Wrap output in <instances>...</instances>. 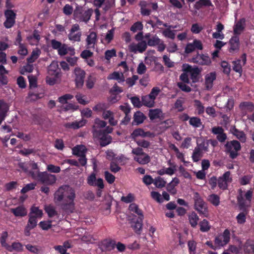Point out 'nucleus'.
<instances>
[{"label":"nucleus","mask_w":254,"mask_h":254,"mask_svg":"<svg viewBox=\"0 0 254 254\" xmlns=\"http://www.w3.org/2000/svg\"><path fill=\"white\" fill-rule=\"evenodd\" d=\"M239 107L242 111L249 110L252 111L254 109V105L251 102L246 101L241 103Z\"/></svg>","instance_id":"72a5a7b5"},{"label":"nucleus","mask_w":254,"mask_h":254,"mask_svg":"<svg viewBox=\"0 0 254 254\" xmlns=\"http://www.w3.org/2000/svg\"><path fill=\"white\" fill-rule=\"evenodd\" d=\"M160 92V89L159 87H154L151 89V91L148 95L152 99L155 100V99H156V97L158 96V95L159 94Z\"/></svg>","instance_id":"774afa93"},{"label":"nucleus","mask_w":254,"mask_h":254,"mask_svg":"<svg viewBox=\"0 0 254 254\" xmlns=\"http://www.w3.org/2000/svg\"><path fill=\"white\" fill-rule=\"evenodd\" d=\"M143 28V25L140 21H137L133 23L130 27V30L133 33H135L137 31H142Z\"/></svg>","instance_id":"8fccbe9b"},{"label":"nucleus","mask_w":254,"mask_h":254,"mask_svg":"<svg viewBox=\"0 0 254 254\" xmlns=\"http://www.w3.org/2000/svg\"><path fill=\"white\" fill-rule=\"evenodd\" d=\"M248 212L246 210H243V212L240 213L236 217L237 223L239 224H243L246 221V215Z\"/></svg>","instance_id":"09e8293b"},{"label":"nucleus","mask_w":254,"mask_h":254,"mask_svg":"<svg viewBox=\"0 0 254 254\" xmlns=\"http://www.w3.org/2000/svg\"><path fill=\"white\" fill-rule=\"evenodd\" d=\"M142 105L147 106L149 108L153 107L155 102L148 95L144 96L142 97Z\"/></svg>","instance_id":"473e14b6"},{"label":"nucleus","mask_w":254,"mask_h":254,"mask_svg":"<svg viewBox=\"0 0 254 254\" xmlns=\"http://www.w3.org/2000/svg\"><path fill=\"white\" fill-rule=\"evenodd\" d=\"M230 239V232L228 229H226L222 235L215 238L214 244L217 247H222L228 244Z\"/></svg>","instance_id":"9d476101"},{"label":"nucleus","mask_w":254,"mask_h":254,"mask_svg":"<svg viewBox=\"0 0 254 254\" xmlns=\"http://www.w3.org/2000/svg\"><path fill=\"white\" fill-rule=\"evenodd\" d=\"M246 27V19L245 18L240 19L235 22L233 27L234 34L235 36L240 35L245 30Z\"/></svg>","instance_id":"6ab92c4d"},{"label":"nucleus","mask_w":254,"mask_h":254,"mask_svg":"<svg viewBox=\"0 0 254 254\" xmlns=\"http://www.w3.org/2000/svg\"><path fill=\"white\" fill-rule=\"evenodd\" d=\"M131 153L134 155V160L140 164L145 165L150 161V156L145 153L141 147L133 148Z\"/></svg>","instance_id":"20e7f679"},{"label":"nucleus","mask_w":254,"mask_h":254,"mask_svg":"<svg viewBox=\"0 0 254 254\" xmlns=\"http://www.w3.org/2000/svg\"><path fill=\"white\" fill-rule=\"evenodd\" d=\"M183 71L190 73V78L193 83L198 82L200 70L197 67H192L191 65L189 64H184L183 65Z\"/></svg>","instance_id":"0eeeda50"},{"label":"nucleus","mask_w":254,"mask_h":254,"mask_svg":"<svg viewBox=\"0 0 254 254\" xmlns=\"http://www.w3.org/2000/svg\"><path fill=\"white\" fill-rule=\"evenodd\" d=\"M73 96L69 94H66L58 98V101L62 104H64L67 103V100L71 99Z\"/></svg>","instance_id":"bf43d9fd"},{"label":"nucleus","mask_w":254,"mask_h":254,"mask_svg":"<svg viewBox=\"0 0 254 254\" xmlns=\"http://www.w3.org/2000/svg\"><path fill=\"white\" fill-rule=\"evenodd\" d=\"M129 210L135 213L138 215V217H143L142 210H140L137 204L135 203H131L128 207Z\"/></svg>","instance_id":"58836bf2"},{"label":"nucleus","mask_w":254,"mask_h":254,"mask_svg":"<svg viewBox=\"0 0 254 254\" xmlns=\"http://www.w3.org/2000/svg\"><path fill=\"white\" fill-rule=\"evenodd\" d=\"M240 59H238L236 61H234L232 62L233 64V69L236 72L242 74L243 70H242V66L244 65L247 61V55L246 54L244 53L242 55Z\"/></svg>","instance_id":"2eb2a0df"},{"label":"nucleus","mask_w":254,"mask_h":254,"mask_svg":"<svg viewBox=\"0 0 254 254\" xmlns=\"http://www.w3.org/2000/svg\"><path fill=\"white\" fill-rule=\"evenodd\" d=\"M85 147L83 145H77L72 149L73 154L79 156L85 155Z\"/></svg>","instance_id":"7c9ffc66"},{"label":"nucleus","mask_w":254,"mask_h":254,"mask_svg":"<svg viewBox=\"0 0 254 254\" xmlns=\"http://www.w3.org/2000/svg\"><path fill=\"white\" fill-rule=\"evenodd\" d=\"M79 30L80 27L78 24H73L68 34V39L73 42L80 41L82 33Z\"/></svg>","instance_id":"1a4fd4ad"},{"label":"nucleus","mask_w":254,"mask_h":254,"mask_svg":"<svg viewBox=\"0 0 254 254\" xmlns=\"http://www.w3.org/2000/svg\"><path fill=\"white\" fill-rule=\"evenodd\" d=\"M212 132L217 134V139L221 142L225 141L227 138V135L224 132L223 128L221 127H213L212 128Z\"/></svg>","instance_id":"412c9836"},{"label":"nucleus","mask_w":254,"mask_h":254,"mask_svg":"<svg viewBox=\"0 0 254 254\" xmlns=\"http://www.w3.org/2000/svg\"><path fill=\"white\" fill-rule=\"evenodd\" d=\"M10 211L16 217H24L27 214V211L23 205H20L14 208H11Z\"/></svg>","instance_id":"b1692460"},{"label":"nucleus","mask_w":254,"mask_h":254,"mask_svg":"<svg viewBox=\"0 0 254 254\" xmlns=\"http://www.w3.org/2000/svg\"><path fill=\"white\" fill-rule=\"evenodd\" d=\"M16 15V13L11 9H7L4 11L6 20L3 25L5 28H10L14 25L15 23Z\"/></svg>","instance_id":"9b49d317"},{"label":"nucleus","mask_w":254,"mask_h":254,"mask_svg":"<svg viewBox=\"0 0 254 254\" xmlns=\"http://www.w3.org/2000/svg\"><path fill=\"white\" fill-rule=\"evenodd\" d=\"M145 119V116L142 112H135L134 115V122L137 125L142 123Z\"/></svg>","instance_id":"49530a36"},{"label":"nucleus","mask_w":254,"mask_h":254,"mask_svg":"<svg viewBox=\"0 0 254 254\" xmlns=\"http://www.w3.org/2000/svg\"><path fill=\"white\" fill-rule=\"evenodd\" d=\"M186 83L179 82L177 83L178 87L181 89L183 91L186 92H190L191 91V88L186 84Z\"/></svg>","instance_id":"0e129e2a"},{"label":"nucleus","mask_w":254,"mask_h":254,"mask_svg":"<svg viewBox=\"0 0 254 254\" xmlns=\"http://www.w3.org/2000/svg\"><path fill=\"white\" fill-rule=\"evenodd\" d=\"M87 182L89 185L97 186L100 189H102L104 187L103 180L101 178L96 180V175L94 173H92L88 177Z\"/></svg>","instance_id":"f3484780"},{"label":"nucleus","mask_w":254,"mask_h":254,"mask_svg":"<svg viewBox=\"0 0 254 254\" xmlns=\"http://www.w3.org/2000/svg\"><path fill=\"white\" fill-rule=\"evenodd\" d=\"M48 70L50 74L57 75L59 72L58 64L57 63H52L49 67Z\"/></svg>","instance_id":"5fc2aeb1"},{"label":"nucleus","mask_w":254,"mask_h":254,"mask_svg":"<svg viewBox=\"0 0 254 254\" xmlns=\"http://www.w3.org/2000/svg\"><path fill=\"white\" fill-rule=\"evenodd\" d=\"M163 35L167 38L171 39H174L175 38V34L174 31L170 30V29H166L163 31Z\"/></svg>","instance_id":"69168bd1"},{"label":"nucleus","mask_w":254,"mask_h":254,"mask_svg":"<svg viewBox=\"0 0 254 254\" xmlns=\"http://www.w3.org/2000/svg\"><path fill=\"white\" fill-rule=\"evenodd\" d=\"M176 171L175 166L172 167H169L167 168H163L157 171V174L159 175H163L167 174L169 175H172L174 174Z\"/></svg>","instance_id":"e433bc0d"},{"label":"nucleus","mask_w":254,"mask_h":254,"mask_svg":"<svg viewBox=\"0 0 254 254\" xmlns=\"http://www.w3.org/2000/svg\"><path fill=\"white\" fill-rule=\"evenodd\" d=\"M233 133L242 142H245L246 141V135L243 131H239L237 128H234L233 129Z\"/></svg>","instance_id":"603ef678"},{"label":"nucleus","mask_w":254,"mask_h":254,"mask_svg":"<svg viewBox=\"0 0 254 254\" xmlns=\"http://www.w3.org/2000/svg\"><path fill=\"white\" fill-rule=\"evenodd\" d=\"M188 220L191 227L195 228L198 224L199 217L194 211H192L188 215Z\"/></svg>","instance_id":"a878e982"},{"label":"nucleus","mask_w":254,"mask_h":254,"mask_svg":"<svg viewBox=\"0 0 254 254\" xmlns=\"http://www.w3.org/2000/svg\"><path fill=\"white\" fill-rule=\"evenodd\" d=\"M207 200L213 205L216 206L220 203V197L215 194H212L208 196Z\"/></svg>","instance_id":"ea45409f"},{"label":"nucleus","mask_w":254,"mask_h":254,"mask_svg":"<svg viewBox=\"0 0 254 254\" xmlns=\"http://www.w3.org/2000/svg\"><path fill=\"white\" fill-rule=\"evenodd\" d=\"M237 200L239 206L241 210H246V207L248 206L246 201L243 197V194H239L237 196Z\"/></svg>","instance_id":"c03bdc74"},{"label":"nucleus","mask_w":254,"mask_h":254,"mask_svg":"<svg viewBox=\"0 0 254 254\" xmlns=\"http://www.w3.org/2000/svg\"><path fill=\"white\" fill-rule=\"evenodd\" d=\"M108 108V103H100L95 106L93 109L94 111H109V110H107Z\"/></svg>","instance_id":"a18cd8bd"},{"label":"nucleus","mask_w":254,"mask_h":254,"mask_svg":"<svg viewBox=\"0 0 254 254\" xmlns=\"http://www.w3.org/2000/svg\"><path fill=\"white\" fill-rule=\"evenodd\" d=\"M97 35L95 32H91L87 36L86 38V42L87 45L89 46L91 44H94L96 41Z\"/></svg>","instance_id":"4d7b16f0"},{"label":"nucleus","mask_w":254,"mask_h":254,"mask_svg":"<svg viewBox=\"0 0 254 254\" xmlns=\"http://www.w3.org/2000/svg\"><path fill=\"white\" fill-rule=\"evenodd\" d=\"M29 214L36 219H41L43 216V211L39 207L33 206L30 209Z\"/></svg>","instance_id":"c85d7f7f"},{"label":"nucleus","mask_w":254,"mask_h":254,"mask_svg":"<svg viewBox=\"0 0 254 254\" xmlns=\"http://www.w3.org/2000/svg\"><path fill=\"white\" fill-rule=\"evenodd\" d=\"M45 210L50 217H52L58 215V213L56 211L55 208L52 205H49L48 206H46L45 207Z\"/></svg>","instance_id":"3c124183"},{"label":"nucleus","mask_w":254,"mask_h":254,"mask_svg":"<svg viewBox=\"0 0 254 254\" xmlns=\"http://www.w3.org/2000/svg\"><path fill=\"white\" fill-rule=\"evenodd\" d=\"M147 48V44L145 41H141L136 44H132L129 46L130 51L134 53L137 52L142 53L146 51Z\"/></svg>","instance_id":"aec40b11"},{"label":"nucleus","mask_w":254,"mask_h":254,"mask_svg":"<svg viewBox=\"0 0 254 254\" xmlns=\"http://www.w3.org/2000/svg\"><path fill=\"white\" fill-rule=\"evenodd\" d=\"M160 41L161 39L156 35H155L152 36L150 39H148L146 43L147 46L155 47L159 44Z\"/></svg>","instance_id":"37998d69"},{"label":"nucleus","mask_w":254,"mask_h":254,"mask_svg":"<svg viewBox=\"0 0 254 254\" xmlns=\"http://www.w3.org/2000/svg\"><path fill=\"white\" fill-rule=\"evenodd\" d=\"M202 156L203 152L195 147L192 155L193 161L195 162L198 161Z\"/></svg>","instance_id":"a19ab883"},{"label":"nucleus","mask_w":254,"mask_h":254,"mask_svg":"<svg viewBox=\"0 0 254 254\" xmlns=\"http://www.w3.org/2000/svg\"><path fill=\"white\" fill-rule=\"evenodd\" d=\"M195 49L201 50L203 49V46L201 42L197 39H194L192 43H188L185 48V52L188 54L193 52Z\"/></svg>","instance_id":"dca6fc26"},{"label":"nucleus","mask_w":254,"mask_h":254,"mask_svg":"<svg viewBox=\"0 0 254 254\" xmlns=\"http://www.w3.org/2000/svg\"><path fill=\"white\" fill-rule=\"evenodd\" d=\"M26 248L31 253L34 254H39L42 251L41 247L37 246H33L31 244H27L25 246Z\"/></svg>","instance_id":"79ce46f5"},{"label":"nucleus","mask_w":254,"mask_h":254,"mask_svg":"<svg viewBox=\"0 0 254 254\" xmlns=\"http://www.w3.org/2000/svg\"><path fill=\"white\" fill-rule=\"evenodd\" d=\"M226 152L229 155L232 159H234L238 155V151L240 150L241 146L239 141L233 140L227 142L225 144Z\"/></svg>","instance_id":"39448f33"},{"label":"nucleus","mask_w":254,"mask_h":254,"mask_svg":"<svg viewBox=\"0 0 254 254\" xmlns=\"http://www.w3.org/2000/svg\"><path fill=\"white\" fill-rule=\"evenodd\" d=\"M107 123L105 121L98 118L96 119L94 124L93 126V134H94V133H95V131L97 132H102V130L100 129V128L105 127Z\"/></svg>","instance_id":"393cba45"},{"label":"nucleus","mask_w":254,"mask_h":254,"mask_svg":"<svg viewBox=\"0 0 254 254\" xmlns=\"http://www.w3.org/2000/svg\"><path fill=\"white\" fill-rule=\"evenodd\" d=\"M230 47L229 52L230 53H237L240 49V40L238 36H234L231 37L229 42Z\"/></svg>","instance_id":"a211bd4d"},{"label":"nucleus","mask_w":254,"mask_h":254,"mask_svg":"<svg viewBox=\"0 0 254 254\" xmlns=\"http://www.w3.org/2000/svg\"><path fill=\"white\" fill-rule=\"evenodd\" d=\"M75 76V82L77 88H81L84 84L85 72L80 68L76 67L74 70Z\"/></svg>","instance_id":"f8f14e48"},{"label":"nucleus","mask_w":254,"mask_h":254,"mask_svg":"<svg viewBox=\"0 0 254 254\" xmlns=\"http://www.w3.org/2000/svg\"><path fill=\"white\" fill-rule=\"evenodd\" d=\"M28 78L29 80L30 88H31L37 87V81L36 77L33 75H30L28 76Z\"/></svg>","instance_id":"e2e57ef3"},{"label":"nucleus","mask_w":254,"mask_h":254,"mask_svg":"<svg viewBox=\"0 0 254 254\" xmlns=\"http://www.w3.org/2000/svg\"><path fill=\"white\" fill-rule=\"evenodd\" d=\"M136 143L139 146L144 148H147L150 145V142L144 139L136 140Z\"/></svg>","instance_id":"338daca9"},{"label":"nucleus","mask_w":254,"mask_h":254,"mask_svg":"<svg viewBox=\"0 0 254 254\" xmlns=\"http://www.w3.org/2000/svg\"><path fill=\"white\" fill-rule=\"evenodd\" d=\"M221 66L223 69V72L227 75H229L231 71V65L226 61H222L221 63Z\"/></svg>","instance_id":"13d9d810"},{"label":"nucleus","mask_w":254,"mask_h":254,"mask_svg":"<svg viewBox=\"0 0 254 254\" xmlns=\"http://www.w3.org/2000/svg\"><path fill=\"white\" fill-rule=\"evenodd\" d=\"M6 250L10 252L13 251L21 252L23 250V246L20 243L14 242L12 244L11 246L9 245Z\"/></svg>","instance_id":"c9c22d12"},{"label":"nucleus","mask_w":254,"mask_h":254,"mask_svg":"<svg viewBox=\"0 0 254 254\" xmlns=\"http://www.w3.org/2000/svg\"><path fill=\"white\" fill-rule=\"evenodd\" d=\"M75 190L68 185L61 186L54 194V200L59 203L61 208L66 213L73 212L75 208Z\"/></svg>","instance_id":"f257e3e1"},{"label":"nucleus","mask_w":254,"mask_h":254,"mask_svg":"<svg viewBox=\"0 0 254 254\" xmlns=\"http://www.w3.org/2000/svg\"><path fill=\"white\" fill-rule=\"evenodd\" d=\"M108 79H116V80H120L119 82H123L124 81V78L123 77V74H122V78L120 74L118 72H114L110 74L107 77Z\"/></svg>","instance_id":"6e6d98bb"},{"label":"nucleus","mask_w":254,"mask_h":254,"mask_svg":"<svg viewBox=\"0 0 254 254\" xmlns=\"http://www.w3.org/2000/svg\"><path fill=\"white\" fill-rule=\"evenodd\" d=\"M166 184V181L160 177H157L154 179L153 184L158 188L164 187Z\"/></svg>","instance_id":"de8ad7c7"},{"label":"nucleus","mask_w":254,"mask_h":254,"mask_svg":"<svg viewBox=\"0 0 254 254\" xmlns=\"http://www.w3.org/2000/svg\"><path fill=\"white\" fill-rule=\"evenodd\" d=\"M8 237V233L7 232L4 231L2 232L0 242L1 246L4 247L6 249H7V247H8V245L6 242V238Z\"/></svg>","instance_id":"680f3d73"},{"label":"nucleus","mask_w":254,"mask_h":254,"mask_svg":"<svg viewBox=\"0 0 254 254\" xmlns=\"http://www.w3.org/2000/svg\"><path fill=\"white\" fill-rule=\"evenodd\" d=\"M86 123V120H82L79 121H75L72 123H68L65 124V126L67 128L78 129L84 126Z\"/></svg>","instance_id":"bb28decb"},{"label":"nucleus","mask_w":254,"mask_h":254,"mask_svg":"<svg viewBox=\"0 0 254 254\" xmlns=\"http://www.w3.org/2000/svg\"><path fill=\"white\" fill-rule=\"evenodd\" d=\"M143 219V217H138L131 222V227L137 234H140L142 231Z\"/></svg>","instance_id":"5701e85b"},{"label":"nucleus","mask_w":254,"mask_h":254,"mask_svg":"<svg viewBox=\"0 0 254 254\" xmlns=\"http://www.w3.org/2000/svg\"><path fill=\"white\" fill-rule=\"evenodd\" d=\"M138 79V75H133L131 77L127 78L126 81L128 87H132L135 84L137 80Z\"/></svg>","instance_id":"052dcab7"},{"label":"nucleus","mask_w":254,"mask_h":254,"mask_svg":"<svg viewBox=\"0 0 254 254\" xmlns=\"http://www.w3.org/2000/svg\"><path fill=\"white\" fill-rule=\"evenodd\" d=\"M189 123L190 125L195 128L200 127L202 126L200 119L197 117L190 118L189 121Z\"/></svg>","instance_id":"864d4df0"},{"label":"nucleus","mask_w":254,"mask_h":254,"mask_svg":"<svg viewBox=\"0 0 254 254\" xmlns=\"http://www.w3.org/2000/svg\"><path fill=\"white\" fill-rule=\"evenodd\" d=\"M199 229L202 232H207L211 228V225L206 219H203L199 223Z\"/></svg>","instance_id":"2f4dec72"},{"label":"nucleus","mask_w":254,"mask_h":254,"mask_svg":"<svg viewBox=\"0 0 254 254\" xmlns=\"http://www.w3.org/2000/svg\"><path fill=\"white\" fill-rule=\"evenodd\" d=\"M93 137L97 138L100 140V144L101 146H105L111 143L112 137L110 135L105 133L103 131L97 132L95 131V133L93 134Z\"/></svg>","instance_id":"ddd939ff"},{"label":"nucleus","mask_w":254,"mask_h":254,"mask_svg":"<svg viewBox=\"0 0 254 254\" xmlns=\"http://www.w3.org/2000/svg\"><path fill=\"white\" fill-rule=\"evenodd\" d=\"M30 175L33 179L46 185H52L57 180L55 175L48 174L46 172H40L39 171L31 172Z\"/></svg>","instance_id":"7ed1b4c3"},{"label":"nucleus","mask_w":254,"mask_h":254,"mask_svg":"<svg viewBox=\"0 0 254 254\" xmlns=\"http://www.w3.org/2000/svg\"><path fill=\"white\" fill-rule=\"evenodd\" d=\"M190 62L201 65H209L211 63L210 58L208 56L204 54H199L198 53L193 56Z\"/></svg>","instance_id":"6e6552de"},{"label":"nucleus","mask_w":254,"mask_h":254,"mask_svg":"<svg viewBox=\"0 0 254 254\" xmlns=\"http://www.w3.org/2000/svg\"><path fill=\"white\" fill-rule=\"evenodd\" d=\"M103 117L105 120L109 119L111 125L115 126L117 124V121L113 118V112H104Z\"/></svg>","instance_id":"4c0bfd02"},{"label":"nucleus","mask_w":254,"mask_h":254,"mask_svg":"<svg viewBox=\"0 0 254 254\" xmlns=\"http://www.w3.org/2000/svg\"><path fill=\"white\" fill-rule=\"evenodd\" d=\"M41 54V51L39 49L33 50L31 53V56L27 59V61L28 64H32L34 63L39 57Z\"/></svg>","instance_id":"f704fd0d"},{"label":"nucleus","mask_w":254,"mask_h":254,"mask_svg":"<svg viewBox=\"0 0 254 254\" xmlns=\"http://www.w3.org/2000/svg\"><path fill=\"white\" fill-rule=\"evenodd\" d=\"M231 173L229 171L225 172L222 177L218 179V186L222 190H226L228 187V184L232 182Z\"/></svg>","instance_id":"4468645a"},{"label":"nucleus","mask_w":254,"mask_h":254,"mask_svg":"<svg viewBox=\"0 0 254 254\" xmlns=\"http://www.w3.org/2000/svg\"><path fill=\"white\" fill-rule=\"evenodd\" d=\"M210 0H198L197 1L194 5V8L196 10H199L203 6H213Z\"/></svg>","instance_id":"cd10ccee"},{"label":"nucleus","mask_w":254,"mask_h":254,"mask_svg":"<svg viewBox=\"0 0 254 254\" xmlns=\"http://www.w3.org/2000/svg\"><path fill=\"white\" fill-rule=\"evenodd\" d=\"M215 72L207 74L205 77V87L207 90H210L213 86V81L216 79Z\"/></svg>","instance_id":"4be33fe9"},{"label":"nucleus","mask_w":254,"mask_h":254,"mask_svg":"<svg viewBox=\"0 0 254 254\" xmlns=\"http://www.w3.org/2000/svg\"><path fill=\"white\" fill-rule=\"evenodd\" d=\"M244 250L246 253L254 254V242L247 241L244 245Z\"/></svg>","instance_id":"c756f323"},{"label":"nucleus","mask_w":254,"mask_h":254,"mask_svg":"<svg viewBox=\"0 0 254 254\" xmlns=\"http://www.w3.org/2000/svg\"><path fill=\"white\" fill-rule=\"evenodd\" d=\"M194 209L200 216L208 217L209 216L207 204L204 201L200 194L197 191L193 192Z\"/></svg>","instance_id":"f03ea898"},{"label":"nucleus","mask_w":254,"mask_h":254,"mask_svg":"<svg viewBox=\"0 0 254 254\" xmlns=\"http://www.w3.org/2000/svg\"><path fill=\"white\" fill-rule=\"evenodd\" d=\"M93 9L89 8L83 11L82 7H76L74 11V15L81 21L87 23L90 19L93 13Z\"/></svg>","instance_id":"423d86ee"}]
</instances>
